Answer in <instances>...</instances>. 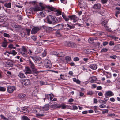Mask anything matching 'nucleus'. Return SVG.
<instances>
[{"instance_id":"obj_1","label":"nucleus","mask_w":120,"mask_h":120,"mask_svg":"<svg viewBox=\"0 0 120 120\" xmlns=\"http://www.w3.org/2000/svg\"><path fill=\"white\" fill-rule=\"evenodd\" d=\"M44 8L41 6H37L34 8L32 7L26 11L27 13H31L33 11L34 12H37L41 11L44 9Z\"/></svg>"},{"instance_id":"obj_2","label":"nucleus","mask_w":120,"mask_h":120,"mask_svg":"<svg viewBox=\"0 0 120 120\" xmlns=\"http://www.w3.org/2000/svg\"><path fill=\"white\" fill-rule=\"evenodd\" d=\"M22 48L19 49V52L21 55L23 57H27V54L26 52L27 49L24 46H22Z\"/></svg>"},{"instance_id":"obj_3","label":"nucleus","mask_w":120,"mask_h":120,"mask_svg":"<svg viewBox=\"0 0 120 120\" xmlns=\"http://www.w3.org/2000/svg\"><path fill=\"white\" fill-rule=\"evenodd\" d=\"M44 63L45 66V68H50L52 67V64L51 61L48 59H45Z\"/></svg>"},{"instance_id":"obj_4","label":"nucleus","mask_w":120,"mask_h":120,"mask_svg":"<svg viewBox=\"0 0 120 120\" xmlns=\"http://www.w3.org/2000/svg\"><path fill=\"white\" fill-rule=\"evenodd\" d=\"M30 57L34 61L35 63H38L40 64H42V63L41 61V58L39 57L30 56Z\"/></svg>"},{"instance_id":"obj_5","label":"nucleus","mask_w":120,"mask_h":120,"mask_svg":"<svg viewBox=\"0 0 120 120\" xmlns=\"http://www.w3.org/2000/svg\"><path fill=\"white\" fill-rule=\"evenodd\" d=\"M31 73L33 74L35 76H37L39 72L43 71H38L35 67L31 68Z\"/></svg>"},{"instance_id":"obj_6","label":"nucleus","mask_w":120,"mask_h":120,"mask_svg":"<svg viewBox=\"0 0 120 120\" xmlns=\"http://www.w3.org/2000/svg\"><path fill=\"white\" fill-rule=\"evenodd\" d=\"M108 21L107 20H103L101 21V23L103 25H104L105 27V29L108 31H111V30L110 29H108V27L107 26H105V25L107 23Z\"/></svg>"},{"instance_id":"obj_7","label":"nucleus","mask_w":120,"mask_h":120,"mask_svg":"<svg viewBox=\"0 0 120 120\" xmlns=\"http://www.w3.org/2000/svg\"><path fill=\"white\" fill-rule=\"evenodd\" d=\"M68 17L70 18L71 20H72L74 22H75L78 20V18L75 15L69 16Z\"/></svg>"},{"instance_id":"obj_8","label":"nucleus","mask_w":120,"mask_h":120,"mask_svg":"<svg viewBox=\"0 0 120 120\" xmlns=\"http://www.w3.org/2000/svg\"><path fill=\"white\" fill-rule=\"evenodd\" d=\"M50 107L51 108L53 109H56V108H60V105L57 104L54 102V104L50 105Z\"/></svg>"},{"instance_id":"obj_9","label":"nucleus","mask_w":120,"mask_h":120,"mask_svg":"<svg viewBox=\"0 0 120 120\" xmlns=\"http://www.w3.org/2000/svg\"><path fill=\"white\" fill-rule=\"evenodd\" d=\"M49 108V106L48 104L45 105L44 106L42 107V110H41V112L43 113L44 112V111L48 110Z\"/></svg>"},{"instance_id":"obj_10","label":"nucleus","mask_w":120,"mask_h":120,"mask_svg":"<svg viewBox=\"0 0 120 120\" xmlns=\"http://www.w3.org/2000/svg\"><path fill=\"white\" fill-rule=\"evenodd\" d=\"M53 16L49 15L47 16L46 19V20L50 24H52V19Z\"/></svg>"},{"instance_id":"obj_11","label":"nucleus","mask_w":120,"mask_h":120,"mask_svg":"<svg viewBox=\"0 0 120 120\" xmlns=\"http://www.w3.org/2000/svg\"><path fill=\"white\" fill-rule=\"evenodd\" d=\"M105 96L111 97L114 95V93L111 91H106L105 94Z\"/></svg>"},{"instance_id":"obj_12","label":"nucleus","mask_w":120,"mask_h":120,"mask_svg":"<svg viewBox=\"0 0 120 120\" xmlns=\"http://www.w3.org/2000/svg\"><path fill=\"white\" fill-rule=\"evenodd\" d=\"M15 90V88L14 86H9L8 87L7 90L8 92L10 93H12L14 90Z\"/></svg>"},{"instance_id":"obj_13","label":"nucleus","mask_w":120,"mask_h":120,"mask_svg":"<svg viewBox=\"0 0 120 120\" xmlns=\"http://www.w3.org/2000/svg\"><path fill=\"white\" fill-rule=\"evenodd\" d=\"M67 45L69 47L72 48H76L77 47V45L73 43L69 42L68 43Z\"/></svg>"},{"instance_id":"obj_14","label":"nucleus","mask_w":120,"mask_h":120,"mask_svg":"<svg viewBox=\"0 0 120 120\" xmlns=\"http://www.w3.org/2000/svg\"><path fill=\"white\" fill-rule=\"evenodd\" d=\"M25 74L26 75L32 73V71L31 69L29 67H26L25 68Z\"/></svg>"},{"instance_id":"obj_15","label":"nucleus","mask_w":120,"mask_h":120,"mask_svg":"<svg viewBox=\"0 0 120 120\" xmlns=\"http://www.w3.org/2000/svg\"><path fill=\"white\" fill-rule=\"evenodd\" d=\"M52 54L55 55L56 56L58 57H61L63 56V55L62 53H59L55 51H54L52 52Z\"/></svg>"},{"instance_id":"obj_16","label":"nucleus","mask_w":120,"mask_h":120,"mask_svg":"<svg viewBox=\"0 0 120 120\" xmlns=\"http://www.w3.org/2000/svg\"><path fill=\"white\" fill-rule=\"evenodd\" d=\"M39 30V28L37 27H34L31 31L32 33L33 34H35Z\"/></svg>"},{"instance_id":"obj_17","label":"nucleus","mask_w":120,"mask_h":120,"mask_svg":"<svg viewBox=\"0 0 120 120\" xmlns=\"http://www.w3.org/2000/svg\"><path fill=\"white\" fill-rule=\"evenodd\" d=\"M101 5L99 4H95L93 6V8L96 9H99L100 8Z\"/></svg>"},{"instance_id":"obj_18","label":"nucleus","mask_w":120,"mask_h":120,"mask_svg":"<svg viewBox=\"0 0 120 120\" xmlns=\"http://www.w3.org/2000/svg\"><path fill=\"white\" fill-rule=\"evenodd\" d=\"M102 73L106 75V77L108 78H110L111 77V75L110 73L106 72L105 71H103Z\"/></svg>"},{"instance_id":"obj_19","label":"nucleus","mask_w":120,"mask_h":120,"mask_svg":"<svg viewBox=\"0 0 120 120\" xmlns=\"http://www.w3.org/2000/svg\"><path fill=\"white\" fill-rule=\"evenodd\" d=\"M67 24H58L57 26H55L56 27H58L59 28H60L61 29L62 28H63V30H65L64 29V28H63V27H66L67 26Z\"/></svg>"},{"instance_id":"obj_20","label":"nucleus","mask_w":120,"mask_h":120,"mask_svg":"<svg viewBox=\"0 0 120 120\" xmlns=\"http://www.w3.org/2000/svg\"><path fill=\"white\" fill-rule=\"evenodd\" d=\"M90 79L91 80L90 81V82L91 83H93L95 82V81L96 80L97 78L95 76H93L90 77Z\"/></svg>"},{"instance_id":"obj_21","label":"nucleus","mask_w":120,"mask_h":120,"mask_svg":"<svg viewBox=\"0 0 120 120\" xmlns=\"http://www.w3.org/2000/svg\"><path fill=\"white\" fill-rule=\"evenodd\" d=\"M30 81L28 79H26L23 81L22 84L26 86L30 84Z\"/></svg>"},{"instance_id":"obj_22","label":"nucleus","mask_w":120,"mask_h":120,"mask_svg":"<svg viewBox=\"0 0 120 120\" xmlns=\"http://www.w3.org/2000/svg\"><path fill=\"white\" fill-rule=\"evenodd\" d=\"M18 96L20 99L22 100L25 99L26 97L25 94H20Z\"/></svg>"},{"instance_id":"obj_23","label":"nucleus","mask_w":120,"mask_h":120,"mask_svg":"<svg viewBox=\"0 0 120 120\" xmlns=\"http://www.w3.org/2000/svg\"><path fill=\"white\" fill-rule=\"evenodd\" d=\"M52 24H55L57 22V19L56 17L53 16L52 19Z\"/></svg>"},{"instance_id":"obj_24","label":"nucleus","mask_w":120,"mask_h":120,"mask_svg":"<svg viewBox=\"0 0 120 120\" xmlns=\"http://www.w3.org/2000/svg\"><path fill=\"white\" fill-rule=\"evenodd\" d=\"M7 20V17L5 16H0V22L3 21H5Z\"/></svg>"},{"instance_id":"obj_25","label":"nucleus","mask_w":120,"mask_h":120,"mask_svg":"<svg viewBox=\"0 0 120 120\" xmlns=\"http://www.w3.org/2000/svg\"><path fill=\"white\" fill-rule=\"evenodd\" d=\"M89 67L93 70H95L97 68V65L96 64H92L89 66Z\"/></svg>"},{"instance_id":"obj_26","label":"nucleus","mask_w":120,"mask_h":120,"mask_svg":"<svg viewBox=\"0 0 120 120\" xmlns=\"http://www.w3.org/2000/svg\"><path fill=\"white\" fill-rule=\"evenodd\" d=\"M29 64L31 68L35 67L33 62L30 60L29 61Z\"/></svg>"},{"instance_id":"obj_27","label":"nucleus","mask_w":120,"mask_h":120,"mask_svg":"<svg viewBox=\"0 0 120 120\" xmlns=\"http://www.w3.org/2000/svg\"><path fill=\"white\" fill-rule=\"evenodd\" d=\"M18 76L20 78H24L25 77L24 74L21 72L19 73Z\"/></svg>"},{"instance_id":"obj_28","label":"nucleus","mask_w":120,"mask_h":120,"mask_svg":"<svg viewBox=\"0 0 120 120\" xmlns=\"http://www.w3.org/2000/svg\"><path fill=\"white\" fill-rule=\"evenodd\" d=\"M42 50V49L41 47L38 48L35 51V52L36 53H38L41 52Z\"/></svg>"},{"instance_id":"obj_29","label":"nucleus","mask_w":120,"mask_h":120,"mask_svg":"<svg viewBox=\"0 0 120 120\" xmlns=\"http://www.w3.org/2000/svg\"><path fill=\"white\" fill-rule=\"evenodd\" d=\"M21 109L22 111L24 113H27L29 112L28 109L25 107H22Z\"/></svg>"},{"instance_id":"obj_30","label":"nucleus","mask_w":120,"mask_h":120,"mask_svg":"<svg viewBox=\"0 0 120 120\" xmlns=\"http://www.w3.org/2000/svg\"><path fill=\"white\" fill-rule=\"evenodd\" d=\"M6 65L8 67H10L13 66V65L11 62L7 61L6 62Z\"/></svg>"},{"instance_id":"obj_31","label":"nucleus","mask_w":120,"mask_h":120,"mask_svg":"<svg viewBox=\"0 0 120 120\" xmlns=\"http://www.w3.org/2000/svg\"><path fill=\"white\" fill-rule=\"evenodd\" d=\"M44 116V115L43 113H36L35 116L38 118L43 117Z\"/></svg>"},{"instance_id":"obj_32","label":"nucleus","mask_w":120,"mask_h":120,"mask_svg":"<svg viewBox=\"0 0 120 120\" xmlns=\"http://www.w3.org/2000/svg\"><path fill=\"white\" fill-rule=\"evenodd\" d=\"M62 16L65 21H67L69 20L68 18L63 13L62 14Z\"/></svg>"},{"instance_id":"obj_33","label":"nucleus","mask_w":120,"mask_h":120,"mask_svg":"<svg viewBox=\"0 0 120 120\" xmlns=\"http://www.w3.org/2000/svg\"><path fill=\"white\" fill-rule=\"evenodd\" d=\"M41 17L42 18L46 16V14L44 11H42L40 12L39 13Z\"/></svg>"},{"instance_id":"obj_34","label":"nucleus","mask_w":120,"mask_h":120,"mask_svg":"<svg viewBox=\"0 0 120 120\" xmlns=\"http://www.w3.org/2000/svg\"><path fill=\"white\" fill-rule=\"evenodd\" d=\"M4 6L8 8H11V3L9 2L8 3H5L4 4Z\"/></svg>"},{"instance_id":"obj_35","label":"nucleus","mask_w":120,"mask_h":120,"mask_svg":"<svg viewBox=\"0 0 120 120\" xmlns=\"http://www.w3.org/2000/svg\"><path fill=\"white\" fill-rule=\"evenodd\" d=\"M22 120H30L27 116H22Z\"/></svg>"},{"instance_id":"obj_36","label":"nucleus","mask_w":120,"mask_h":120,"mask_svg":"<svg viewBox=\"0 0 120 120\" xmlns=\"http://www.w3.org/2000/svg\"><path fill=\"white\" fill-rule=\"evenodd\" d=\"M94 39V37H91L90 38L88 39V41L90 43H91L92 41H93Z\"/></svg>"},{"instance_id":"obj_37","label":"nucleus","mask_w":120,"mask_h":120,"mask_svg":"<svg viewBox=\"0 0 120 120\" xmlns=\"http://www.w3.org/2000/svg\"><path fill=\"white\" fill-rule=\"evenodd\" d=\"M110 37L111 38L116 41L118 39V38L116 37L111 36Z\"/></svg>"},{"instance_id":"obj_38","label":"nucleus","mask_w":120,"mask_h":120,"mask_svg":"<svg viewBox=\"0 0 120 120\" xmlns=\"http://www.w3.org/2000/svg\"><path fill=\"white\" fill-rule=\"evenodd\" d=\"M67 25H68V27L69 28H64L65 30H67L70 29H71L72 28V26L70 25H69L68 24H67Z\"/></svg>"},{"instance_id":"obj_39","label":"nucleus","mask_w":120,"mask_h":120,"mask_svg":"<svg viewBox=\"0 0 120 120\" xmlns=\"http://www.w3.org/2000/svg\"><path fill=\"white\" fill-rule=\"evenodd\" d=\"M56 15L59 16L61 15V12L60 11L57 10L56 11Z\"/></svg>"},{"instance_id":"obj_40","label":"nucleus","mask_w":120,"mask_h":120,"mask_svg":"<svg viewBox=\"0 0 120 120\" xmlns=\"http://www.w3.org/2000/svg\"><path fill=\"white\" fill-rule=\"evenodd\" d=\"M3 36L5 37L8 38L10 37V36L9 34L6 33H4L3 34Z\"/></svg>"},{"instance_id":"obj_41","label":"nucleus","mask_w":120,"mask_h":120,"mask_svg":"<svg viewBox=\"0 0 120 120\" xmlns=\"http://www.w3.org/2000/svg\"><path fill=\"white\" fill-rule=\"evenodd\" d=\"M60 108L61 107L63 109H64L66 108V106L64 104H62L61 105H60Z\"/></svg>"},{"instance_id":"obj_42","label":"nucleus","mask_w":120,"mask_h":120,"mask_svg":"<svg viewBox=\"0 0 120 120\" xmlns=\"http://www.w3.org/2000/svg\"><path fill=\"white\" fill-rule=\"evenodd\" d=\"M7 42H3L2 44V46L3 47H6L7 45Z\"/></svg>"},{"instance_id":"obj_43","label":"nucleus","mask_w":120,"mask_h":120,"mask_svg":"<svg viewBox=\"0 0 120 120\" xmlns=\"http://www.w3.org/2000/svg\"><path fill=\"white\" fill-rule=\"evenodd\" d=\"M11 54V53L8 52V51H6L4 53V56L5 55L8 57H10L9 54Z\"/></svg>"},{"instance_id":"obj_44","label":"nucleus","mask_w":120,"mask_h":120,"mask_svg":"<svg viewBox=\"0 0 120 120\" xmlns=\"http://www.w3.org/2000/svg\"><path fill=\"white\" fill-rule=\"evenodd\" d=\"M6 90V88L4 87L0 86V91H4Z\"/></svg>"},{"instance_id":"obj_45","label":"nucleus","mask_w":120,"mask_h":120,"mask_svg":"<svg viewBox=\"0 0 120 120\" xmlns=\"http://www.w3.org/2000/svg\"><path fill=\"white\" fill-rule=\"evenodd\" d=\"M50 94L47 95H45V98H44V99L45 100V99H49V98H50V94Z\"/></svg>"},{"instance_id":"obj_46","label":"nucleus","mask_w":120,"mask_h":120,"mask_svg":"<svg viewBox=\"0 0 120 120\" xmlns=\"http://www.w3.org/2000/svg\"><path fill=\"white\" fill-rule=\"evenodd\" d=\"M65 60L67 61H70L71 60V57L69 56H67L65 57Z\"/></svg>"},{"instance_id":"obj_47","label":"nucleus","mask_w":120,"mask_h":120,"mask_svg":"<svg viewBox=\"0 0 120 120\" xmlns=\"http://www.w3.org/2000/svg\"><path fill=\"white\" fill-rule=\"evenodd\" d=\"M0 116L1 118L2 119L5 120H8V118L5 117L3 115H1Z\"/></svg>"},{"instance_id":"obj_48","label":"nucleus","mask_w":120,"mask_h":120,"mask_svg":"<svg viewBox=\"0 0 120 120\" xmlns=\"http://www.w3.org/2000/svg\"><path fill=\"white\" fill-rule=\"evenodd\" d=\"M28 52L29 54L30 55H32L33 54V52L30 49H29L28 51Z\"/></svg>"},{"instance_id":"obj_49","label":"nucleus","mask_w":120,"mask_h":120,"mask_svg":"<svg viewBox=\"0 0 120 120\" xmlns=\"http://www.w3.org/2000/svg\"><path fill=\"white\" fill-rule=\"evenodd\" d=\"M26 30L27 32V34L28 35H29L30 34V31L31 30L30 29H26Z\"/></svg>"},{"instance_id":"obj_50","label":"nucleus","mask_w":120,"mask_h":120,"mask_svg":"<svg viewBox=\"0 0 120 120\" xmlns=\"http://www.w3.org/2000/svg\"><path fill=\"white\" fill-rule=\"evenodd\" d=\"M46 52L45 50H44L42 54V57H44L46 55Z\"/></svg>"},{"instance_id":"obj_51","label":"nucleus","mask_w":120,"mask_h":120,"mask_svg":"<svg viewBox=\"0 0 120 120\" xmlns=\"http://www.w3.org/2000/svg\"><path fill=\"white\" fill-rule=\"evenodd\" d=\"M106 106L104 104H101L99 105V107L101 108H105Z\"/></svg>"},{"instance_id":"obj_52","label":"nucleus","mask_w":120,"mask_h":120,"mask_svg":"<svg viewBox=\"0 0 120 120\" xmlns=\"http://www.w3.org/2000/svg\"><path fill=\"white\" fill-rule=\"evenodd\" d=\"M107 49L106 48H103L101 51V52H105L107 51Z\"/></svg>"},{"instance_id":"obj_53","label":"nucleus","mask_w":120,"mask_h":120,"mask_svg":"<svg viewBox=\"0 0 120 120\" xmlns=\"http://www.w3.org/2000/svg\"><path fill=\"white\" fill-rule=\"evenodd\" d=\"M10 53L11 54H12L13 55H15L17 53V52L14 50H12V52Z\"/></svg>"},{"instance_id":"obj_54","label":"nucleus","mask_w":120,"mask_h":120,"mask_svg":"<svg viewBox=\"0 0 120 120\" xmlns=\"http://www.w3.org/2000/svg\"><path fill=\"white\" fill-rule=\"evenodd\" d=\"M48 8L50 11H53L54 10V8L51 7L49 6H48Z\"/></svg>"},{"instance_id":"obj_55","label":"nucleus","mask_w":120,"mask_h":120,"mask_svg":"<svg viewBox=\"0 0 120 120\" xmlns=\"http://www.w3.org/2000/svg\"><path fill=\"white\" fill-rule=\"evenodd\" d=\"M108 110L107 109H106L104 110L102 112V113L103 114H105V113H108Z\"/></svg>"},{"instance_id":"obj_56","label":"nucleus","mask_w":120,"mask_h":120,"mask_svg":"<svg viewBox=\"0 0 120 120\" xmlns=\"http://www.w3.org/2000/svg\"><path fill=\"white\" fill-rule=\"evenodd\" d=\"M120 13V12L119 11H116L115 15L116 17H118V15H119Z\"/></svg>"},{"instance_id":"obj_57","label":"nucleus","mask_w":120,"mask_h":120,"mask_svg":"<svg viewBox=\"0 0 120 120\" xmlns=\"http://www.w3.org/2000/svg\"><path fill=\"white\" fill-rule=\"evenodd\" d=\"M36 45H38L41 46L42 44V43L41 42H36Z\"/></svg>"},{"instance_id":"obj_58","label":"nucleus","mask_w":120,"mask_h":120,"mask_svg":"<svg viewBox=\"0 0 120 120\" xmlns=\"http://www.w3.org/2000/svg\"><path fill=\"white\" fill-rule=\"evenodd\" d=\"M110 100L112 102H114L115 101V99L113 97H112L110 98Z\"/></svg>"},{"instance_id":"obj_59","label":"nucleus","mask_w":120,"mask_h":120,"mask_svg":"<svg viewBox=\"0 0 120 120\" xmlns=\"http://www.w3.org/2000/svg\"><path fill=\"white\" fill-rule=\"evenodd\" d=\"M50 94V100L51 101L52 100V99L53 98V97H54L53 95L52 94Z\"/></svg>"},{"instance_id":"obj_60","label":"nucleus","mask_w":120,"mask_h":120,"mask_svg":"<svg viewBox=\"0 0 120 120\" xmlns=\"http://www.w3.org/2000/svg\"><path fill=\"white\" fill-rule=\"evenodd\" d=\"M107 2V0H101V2L103 4L106 3Z\"/></svg>"},{"instance_id":"obj_61","label":"nucleus","mask_w":120,"mask_h":120,"mask_svg":"<svg viewBox=\"0 0 120 120\" xmlns=\"http://www.w3.org/2000/svg\"><path fill=\"white\" fill-rule=\"evenodd\" d=\"M114 44V42L112 41H110L109 43V45L110 46H112Z\"/></svg>"},{"instance_id":"obj_62","label":"nucleus","mask_w":120,"mask_h":120,"mask_svg":"<svg viewBox=\"0 0 120 120\" xmlns=\"http://www.w3.org/2000/svg\"><path fill=\"white\" fill-rule=\"evenodd\" d=\"M73 60L75 61H79V59L78 57H76L74 58Z\"/></svg>"},{"instance_id":"obj_63","label":"nucleus","mask_w":120,"mask_h":120,"mask_svg":"<svg viewBox=\"0 0 120 120\" xmlns=\"http://www.w3.org/2000/svg\"><path fill=\"white\" fill-rule=\"evenodd\" d=\"M93 94V92L92 91H90L87 93V94L89 95H92Z\"/></svg>"},{"instance_id":"obj_64","label":"nucleus","mask_w":120,"mask_h":120,"mask_svg":"<svg viewBox=\"0 0 120 120\" xmlns=\"http://www.w3.org/2000/svg\"><path fill=\"white\" fill-rule=\"evenodd\" d=\"M95 44L96 46H99L100 45V43L99 42H97L95 43Z\"/></svg>"}]
</instances>
